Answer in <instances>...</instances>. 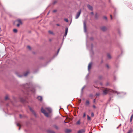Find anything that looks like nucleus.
Segmentation results:
<instances>
[{
  "label": "nucleus",
  "mask_w": 133,
  "mask_h": 133,
  "mask_svg": "<svg viewBox=\"0 0 133 133\" xmlns=\"http://www.w3.org/2000/svg\"><path fill=\"white\" fill-rule=\"evenodd\" d=\"M23 88L26 92V94L28 95L29 94L30 92H31L32 93L35 92V89L33 88L32 85L31 83H27L23 84Z\"/></svg>",
  "instance_id": "f257e3e1"
},
{
  "label": "nucleus",
  "mask_w": 133,
  "mask_h": 133,
  "mask_svg": "<svg viewBox=\"0 0 133 133\" xmlns=\"http://www.w3.org/2000/svg\"><path fill=\"white\" fill-rule=\"evenodd\" d=\"M108 93L111 95H112L113 94L116 93L118 94L120 93L117 91L107 88L103 90V95H106Z\"/></svg>",
  "instance_id": "f03ea898"
},
{
  "label": "nucleus",
  "mask_w": 133,
  "mask_h": 133,
  "mask_svg": "<svg viewBox=\"0 0 133 133\" xmlns=\"http://www.w3.org/2000/svg\"><path fill=\"white\" fill-rule=\"evenodd\" d=\"M41 112L46 117H49V116L48 113L42 107L41 108Z\"/></svg>",
  "instance_id": "7ed1b4c3"
},
{
  "label": "nucleus",
  "mask_w": 133,
  "mask_h": 133,
  "mask_svg": "<svg viewBox=\"0 0 133 133\" xmlns=\"http://www.w3.org/2000/svg\"><path fill=\"white\" fill-rule=\"evenodd\" d=\"M81 12V9H80L79 10L77 13L76 16L75 17V19H78L79 17Z\"/></svg>",
  "instance_id": "20e7f679"
},
{
  "label": "nucleus",
  "mask_w": 133,
  "mask_h": 133,
  "mask_svg": "<svg viewBox=\"0 0 133 133\" xmlns=\"http://www.w3.org/2000/svg\"><path fill=\"white\" fill-rule=\"evenodd\" d=\"M93 44H91V49L90 51V54L93 55L94 54V52L93 50Z\"/></svg>",
  "instance_id": "39448f33"
},
{
  "label": "nucleus",
  "mask_w": 133,
  "mask_h": 133,
  "mask_svg": "<svg viewBox=\"0 0 133 133\" xmlns=\"http://www.w3.org/2000/svg\"><path fill=\"white\" fill-rule=\"evenodd\" d=\"M84 31L85 32H86L87 31L86 28V25L85 22H83Z\"/></svg>",
  "instance_id": "423d86ee"
},
{
  "label": "nucleus",
  "mask_w": 133,
  "mask_h": 133,
  "mask_svg": "<svg viewBox=\"0 0 133 133\" xmlns=\"http://www.w3.org/2000/svg\"><path fill=\"white\" fill-rule=\"evenodd\" d=\"M85 131V129H81L78 131L77 133H84Z\"/></svg>",
  "instance_id": "0eeeda50"
},
{
  "label": "nucleus",
  "mask_w": 133,
  "mask_h": 133,
  "mask_svg": "<svg viewBox=\"0 0 133 133\" xmlns=\"http://www.w3.org/2000/svg\"><path fill=\"white\" fill-rule=\"evenodd\" d=\"M68 28L67 27H66V28H65V34L64 36H63V41L64 40V37H66V35L67 34V33H68Z\"/></svg>",
  "instance_id": "6e6552de"
},
{
  "label": "nucleus",
  "mask_w": 133,
  "mask_h": 133,
  "mask_svg": "<svg viewBox=\"0 0 133 133\" xmlns=\"http://www.w3.org/2000/svg\"><path fill=\"white\" fill-rule=\"evenodd\" d=\"M92 64V62H90L88 66V71H89V69L91 67Z\"/></svg>",
  "instance_id": "1a4fd4ad"
},
{
  "label": "nucleus",
  "mask_w": 133,
  "mask_h": 133,
  "mask_svg": "<svg viewBox=\"0 0 133 133\" xmlns=\"http://www.w3.org/2000/svg\"><path fill=\"white\" fill-rule=\"evenodd\" d=\"M87 7L90 10L92 11L93 10L92 7L89 4H88L87 5Z\"/></svg>",
  "instance_id": "9d476101"
},
{
  "label": "nucleus",
  "mask_w": 133,
  "mask_h": 133,
  "mask_svg": "<svg viewBox=\"0 0 133 133\" xmlns=\"http://www.w3.org/2000/svg\"><path fill=\"white\" fill-rule=\"evenodd\" d=\"M46 109L48 110L49 113H50L51 112L52 109L50 108L49 107L47 108H46Z\"/></svg>",
  "instance_id": "9b49d317"
},
{
  "label": "nucleus",
  "mask_w": 133,
  "mask_h": 133,
  "mask_svg": "<svg viewBox=\"0 0 133 133\" xmlns=\"http://www.w3.org/2000/svg\"><path fill=\"white\" fill-rule=\"evenodd\" d=\"M85 104L87 106H89L90 105L89 101L88 100H87L85 103Z\"/></svg>",
  "instance_id": "f8f14e48"
},
{
  "label": "nucleus",
  "mask_w": 133,
  "mask_h": 133,
  "mask_svg": "<svg viewBox=\"0 0 133 133\" xmlns=\"http://www.w3.org/2000/svg\"><path fill=\"white\" fill-rule=\"evenodd\" d=\"M37 98L40 101H42V97L41 96H38Z\"/></svg>",
  "instance_id": "ddd939ff"
},
{
  "label": "nucleus",
  "mask_w": 133,
  "mask_h": 133,
  "mask_svg": "<svg viewBox=\"0 0 133 133\" xmlns=\"http://www.w3.org/2000/svg\"><path fill=\"white\" fill-rule=\"evenodd\" d=\"M101 29L103 31H106L107 30V28L105 26H103L101 28Z\"/></svg>",
  "instance_id": "4468645a"
},
{
  "label": "nucleus",
  "mask_w": 133,
  "mask_h": 133,
  "mask_svg": "<svg viewBox=\"0 0 133 133\" xmlns=\"http://www.w3.org/2000/svg\"><path fill=\"white\" fill-rule=\"evenodd\" d=\"M133 131L132 129V128H130L128 131L127 133H132Z\"/></svg>",
  "instance_id": "2eb2a0df"
},
{
  "label": "nucleus",
  "mask_w": 133,
  "mask_h": 133,
  "mask_svg": "<svg viewBox=\"0 0 133 133\" xmlns=\"http://www.w3.org/2000/svg\"><path fill=\"white\" fill-rule=\"evenodd\" d=\"M71 130L68 129H66L65 130V132L66 133H69L71 132Z\"/></svg>",
  "instance_id": "dca6fc26"
},
{
  "label": "nucleus",
  "mask_w": 133,
  "mask_h": 133,
  "mask_svg": "<svg viewBox=\"0 0 133 133\" xmlns=\"http://www.w3.org/2000/svg\"><path fill=\"white\" fill-rule=\"evenodd\" d=\"M47 132L48 133H55V132L54 131L50 130H47Z\"/></svg>",
  "instance_id": "f3484780"
},
{
  "label": "nucleus",
  "mask_w": 133,
  "mask_h": 133,
  "mask_svg": "<svg viewBox=\"0 0 133 133\" xmlns=\"http://www.w3.org/2000/svg\"><path fill=\"white\" fill-rule=\"evenodd\" d=\"M85 86H84L83 87V88H82L81 90V95H82L83 93V90L85 87Z\"/></svg>",
  "instance_id": "a211bd4d"
},
{
  "label": "nucleus",
  "mask_w": 133,
  "mask_h": 133,
  "mask_svg": "<svg viewBox=\"0 0 133 133\" xmlns=\"http://www.w3.org/2000/svg\"><path fill=\"white\" fill-rule=\"evenodd\" d=\"M29 108L30 110L32 112H34V111L32 109L30 106H29Z\"/></svg>",
  "instance_id": "6ab92c4d"
},
{
  "label": "nucleus",
  "mask_w": 133,
  "mask_h": 133,
  "mask_svg": "<svg viewBox=\"0 0 133 133\" xmlns=\"http://www.w3.org/2000/svg\"><path fill=\"white\" fill-rule=\"evenodd\" d=\"M133 118V114H132L131 115V116L130 118V123H131L132 122V119Z\"/></svg>",
  "instance_id": "aec40b11"
},
{
  "label": "nucleus",
  "mask_w": 133,
  "mask_h": 133,
  "mask_svg": "<svg viewBox=\"0 0 133 133\" xmlns=\"http://www.w3.org/2000/svg\"><path fill=\"white\" fill-rule=\"evenodd\" d=\"M107 57L109 59H110L111 58V56L109 54H108L107 55Z\"/></svg>",
  "instance_id": "412c9836"
},
{
  "label": "nucleus",
  "mask_w": 133,
  "mask_h": 133,
  "mask_svg": "<svg viewBox=\"0 0 133 133\" xmlns=\"http://www.w3.org/2000/svg\"><path fill=\"white\" fill-rule=\"evenodd\" d=\"M19 22V24H22V22L20 19H18L17 20Z\"/></svg>",
  "instance_id": "4be33fe9"
},
{
  "label": "nucleus",
  "mask_w": 133,
  "mask_h": 133,
  "mask_svg": "<svg viewBox=\"0 0 133 133\" xmlns=\"http://www.w3.org/2000/svg\"><path fill=\"white\" fill-rule=\"evenodd\" d=\"M48 32L50 34H52V35H54V33L53 32H52V31H50V30H49V31H48Z\"/></svg>",
  "instance_id": "5701e85b"
},
{
  "label": "nucleus",
  "mask_w": 133,
  "mask_h": 133,
  "mask_svg": "<svg viewBox=\"0 0 133 133\" xmlns=\"http://www.w3.org/2000/svg\"><path fill=\"white\" fill-rule=\"evenodd\" d=\"M77 124L79 125L80 124V120H78L76 123Z\"/></svg>",
  "instance_id": "b1692460"
},
{
  "label": "nucleus",
  "mask_w": 133,
  "mask_h": 133,
  "mask_svg": "<svg viewBox=\"0 0 133 133\" xmlns=\"http://www.w3.org/2000/svg\"><path fill=\"white\" fill-rule=\"evenodd\" d=\"M54 127L56 129L58 130V126L56 125H54Z\"/></svg>",
  "instance_id": "393cba45"
},
{
  "label": "nucleus",
  "mask_w": 133,
  "mask_h": 133,
  "mask_svg": "<svg viewBox=\"0 0 133 133\" xmlns=\"http://www.w3.org/2000/svg\"><path fill=\"white\" fill-rule=\"evenodd\" d=\"M13 31L15 33H16L17 32V29H13Z\"/></svg>",
  "instance_id": "a878e982"
},
{
  "label": "nucleus",
  "mask_w": 133,
  "mask_h": 133,
  "mask_svg": "<svg viewBox=\"0 0 133 133\" xmlns=\"http://www.w3.org/2000/svg\"><path fill=\"white\" fill-rule=\"evenodd\" d=\"M95 18L96 19H97L98 18V15L97 13H96L95 14Z\"/></svg>",
  "instance_id": "bb28decb"
},
{
  "label": "nucleus",
  "mask_w": 133,
  "mask_h": 133,
  "mask_svg": "<svg viewBox=\"0 0 133 133\" xmlns=\"http://www.w3.org/2000/svg\"><path fill=\"white\" fill-rule=\"evenodd\" d=\"M87 119L88 120H90L91 119V117L88 115H87Z\"/></svg>",
  "instance_id": "cd10ccee"
},
{
  "label": "nucleus",
  "mask_w": 133,
  "mask_h": 133,
  "mask_svg": "<svg viewBox=\"0 0 133 133\" xmlns=\"http://www.w3.org/2000/svg\"><path fill=\"white\" fill-rule=\"evenodd\" d=\"M29 73V72H27L24 74V76H27V75H28V74Z\"/></svg>",
  "instance_id": "c85d7f7f"
},
{
  "label": "nucleus",
  "mask_w": 133,
  "mask_h": 133,
  "mask_svg": "<svg viewBox=\"0 0 133 133\" xmlns=\"http://www.w3.org/2000/svg\"><path fill=\"white\" fill-rule=\"evenodd\" d=\"M88 37V36L87 35V38ZM86 46H87V48H88V46H87V38H86Z\"/></svg>",
  "instance_id": "c756f323"
},
{
  "label": "nucleus",
  "mask_w": 133,
  "mask_h": 133,
  "mask_svg": "<svg viewBox=\"0 0 133 133\" xmlns=\"http://www.w3.org/2000/svg\"><path fill=\"white\" fill-rule=\"evenodd\" d=\"M21 101L22 102H23L25 101V100L23 98L21 99Z\"/></svg>",
  "instance_id": "7c9ffc66"
},
{
  "label": "nucleus",
  "mask_w": 133,
  "mask_h": 133,
  "mask_svg": "<svg viewBox=\"0 0 133 133\" xmlns=\"http://www.w3.org/2000/svg\"><path fill=\"white\" fill-rule=\"evenodd\" d=\"M103 78V77L102 75H100L99 76V78L100 79H101Z\"/></svg>",
  "instance_id": "2f4dec72"
},
{
  "label": "nucleus",
  "mask_w": 133,
  "mask_h": 133,
  "mask_svg": "<svg viewBox=\"0 0 133 133\" xmlns=\"http://www.w3.org/2000/svg\"><path fill=\"white\" fill-rule=\"evenodd\" d=\"M27 48L29 49V50H31V47L29 46V45H28L27 46Z\"/></svg>",
  "instance_id": "473e14b6"
},
{
  "label": "nucleus",
  "mask_w": 133,
  "mask_h": 133,
  "mask_svg": "<svg viewBox=\"0 0 133 133\" xmlns=\"http://www.w3.org/2000/svg\"><path fill=\"white\" fill-rule=\"evenodd\" d=\"M60 48H59L58 49V50H57V54H56V55H57L58 54V52H59V50H60Z\"/></svg>",
  "instance_id": "72a5a7b5"
},
{
  "label": "nucleus",
  "mask_w": 133,
  "mask_h": 133,
  "mask_svg": "<svg viewBox=\"0 0 133 133\" xmlns=\"http://www.w3.org/2000/svg\"><path fill=\"white\" fill-rule=\"evenodd\" d=\"M100 95V94L99 93H96V96H98Z\"/></svg>",
  "instance_id": "f704fd0d"
},
{
  "label": "nucleus",
  "mask_w": 133,
  "mask_h": 133,
  "mask_svg": "<svg viewBox=\"0 0 133 133\" xmlns=\"http://www.w3.org/2000/svg\"><path fill=\"white\" fill-rule=\"evenodd\" d=\"M64 20L66 22H68V20L67 18H65V19H64Z\"/></svg>",
  "instance_id": "c9c22d12"
},
{
  "label": "nucleus",
  "mask_w": 133,
  "mask_h": 133,
  "mask_svg": "<svg viewBox=\"0 0 133 133\" xmlns=\"http://www.w3.org/2000/svg\"><path fill=\"white\" fill-rule=\"evenodd\" d=\"M91 116L92 117H93L94 116V114L93 112H92L91 114Z\"/></svg>",
  "instance_id": "e433bc0d"
},
{
  "label": "nucleus",
  "mask_w": 133,
  "mask_h": 133,
  "mask_svg": "<svg viewBox=\"0 0 133 133\" xmlns=\"http://www.w3.org/2000/svg\"><path fill=\"white\" fill-rule=\"evenodd\" d=\"M85 116H86V114H85V113H83V118H84V117H85Z\"/></svg>",
  "instance_id": "4c0bfd02"
},
{
  "label": "nucleus",
  "mask_w": 133,
  "mask_h": 133,
  "mask_svg": "<svg viewBox=\"0 0 133 133\" xmlns=\"http://www.w3.org/2000/svg\"><path fill=\"white\" fill-rule=\"evenodd\" d=\"M17 126H19V127H21V125L18 123H17Z\"/></svg>",
  "instance_id": "58836bf2"
},
{
  "label": "nucleus",
  "mask_w": 133,
  "mask_h": 133,
  "mask_svg": "<svg viewBox=\"0 0 133 133\" xmlns=\"http://www.w3.org/2000/svg\"><path fill=\"white\" fill-rule=\"evenodd\" d=\"M8 97L7 96H6L5 98V100H7L8 99Z\"/></svg>",
  "instance_id": "ea45409f"
},
{
  "label": "nucleus",
  "mask_w": 133,
  "mask_h": 133,
  "mask_svg": "<svg viewBox=\"0 0 133 133\" xmlns=\"http://www.w3.org/2000/svg\"><path fill=\"white\" fill-rule=\"evenodd\" d=\"M103 18L104 19H105L106 20H107V17L105 16H104Z\"/></svg>",
  "instance_id": "a19ab883"
},
{
  "label": "nucleus",
  "mask_w": 133,
  "mask_h": 133,
  "mask_svg": "<svg viewBox=\"0 0 133 133\" xmlns=\"http://www.w3.org/2000/svg\"><path fill=\"white\" fill-rule=\"evenodd\" d=\"M17 76H18V77H23V75H18Z\"/></svg>",
  "instance_id": "79ce46f5"
},
{
  "label": "nucleus",
  "mask_w": 133,
  "mask_h": 133,
  "mask_svg": "<svg viewBox=\"0 0 133 133\" xmlns=\"http://www.w3.org/2000/svg\"><path fill=\"white\" fill-rule=\"evenodd\" d=\"M106 66L107 68L109 69V66L108 64H106Z\"/></svg>",
  "instance_id": "37998d69"
},
{
  "label": "nucleus",
  "mask_w": 133,
  "mask_h": 133,
  "mask_svg": "<svg viewBox=\"0 0 133 133\" xmlns=\"http://www.w3.org/2000/svg\"><path fill=\"white\" fill-rule=\"evenodd\" d=\"M57 2V1H55L53 3L54 4H55V3H56Z\"/></svg>",
  "instance_id": "c03bdc74"
},
{
  "label": "nucleus",
  "mask_w": 133,
  "mask_h": 133,
  "mask_svg": "<svg viewBox=\"0 0 133 133\" xmlns=\"http://www.w3.org/2000/svg\"><path fill=\"white\" fill-rule=\"evenodd\" d=\"M94 39V38L93 37H91L90 38V39L91 40V41H92Z\"/></svg>",
  "instance_id": "a18cd8bd"
},
{
  "label": "nucleus",
  "mask_w": 133,
  "mask_h": 133,
  "mask_svg": "<svg viewBox=\"0 0 133 133\" xmlns=\"http://www.w3.org/2000/svg\"><path fill=\"white\" fill-rule=\"evenodd\" d=\"M92 107H93V108H96V106L95 105H93Z\"/></svg>",
  "instance_id": "49530a36"
},
{
  "label": "nucleus",
  "mask_w": 133,
  "mask_h": 133,
  "mask_svg": "<svg viewBox=\"0 0 133 133\" xmlns=\"http://www.w3.org/2000/svg\"><path fill=\"white\" fill-rule=\"evenodd\" d=\"M19 116L20 118H22V115L21 114H19Z\"/></svg>",
  "instance_id": "de8ad7c7"
},
{
  "label": "nucleus",
  "mask_w": 133,
  "mask_h": 133,
  "mask_svg": "<svg viewBox=\"0 0 133 133\" xmlns=\"http://www.w3.org/2000/svg\"><path fill=\"white\" fill-rule=\"evenodd\" d=\"M20 25V24H19V23H18V24H17V27H19V26Z\"/></svg>",
  "instance_id": "09e8293b"
},
{
  "label": "nucleus",
  "mask_w": 133,
  "mask_h": 133,
  "mask_svg": "<svg viewBox=\"0 0 133 133\" xmlns=\"http://www.w3.org/2000/svg\"><path fill=\"white\" fill-rule=\"evenodd\" d=\"M96 102V99H94V100H93V102L94 103H95V102Z\"/></svg>",
  "instance_id": "8fccbe9b"
},
{
  "label": "nucleus",
  "mask_w": 133,
  "mask_h": 133,
  "mask_svg": "<svg viewBox=\"0 0 133 133\" xmlns=\"http://www.w3.org/2000/svg\"><path fill=\"white\" fill-rule=\"evenodd\" d=\"M57 11V10H54L53 11V12H55Z\"/></svg>",
  "instance_id": "3c124183"
},
{
  "label": "nucleus",
  "mask_w": 133,
  "mask_h": 133,
  "mask_svg": "<svg viewBox=\"0 0 133 133\" xmlns=\"http://www.w3.org/2000/svg\"><path fill=\"white\" fill-rule=\"evenodd\" d=\"M89 96L90 97H92L93 96V95L92 94H90Z\"/></svg>",
  "instance_id": "603ef678"
},
{
  "label": "nucleus",
  "mask_w": 133,
  "mask_h": 133,
  "mask_svg": "<svg viewBox=\"0 0 133 133\" xmlns=\"http://www.w3.org/2000/svg\"><path fill=\"white\" fill-rule=\"evenodd\" d=\"M110 17H111V19H112V17L111 15H110Z\"/></svg>",
  "instance_id": "864d4df0"
},
{
  "label": "nucleus",
  "mask_w": 133,
  "mask_h": 133,
  "mask_svg": "<svg viewBox=\"0 0 133 133\" xmlns=\"http://www.w3.org/2000/svg\"><path fill=\"white\" fill-rule=\"evenodd\" d=\"M56 25L57 26H59L60 25L59 24H56Z\"/></svg>",
  "instance_id": "5fc2aeb1"
},
{
  "label": "nucleus",
  "mask_w": 133,
  "mask_h": 133,
  "mask_svg": "<svg viewBox=\"0 0 133 133\" xmlns=\"http://www.w3.org/2000/svg\"><path fill=\"white\" fill-rule=\"evenodd\" d=\"M91 14L92 15H93L94 14V13L93 12H91Z\"/></svg>",
  "instance_id": "6e6d98bb"
},
{
  "label": "nucleus",
  "mask_w": 133,
  "mask_h": 133,
  "mask_svg": "<svg viewBox=\"0 0 133 133\" xmlns=\"http://www.w3.org/2000/svg\"><path fill=\"white\" fill-rule=\"evenodd\" d=\"M111 98H110L109 99V101H110V100H111Z\"/></svg>",
  "instance_id": "4d7b16f0"
},
{
  "label": "nucleus",
  "mask_w": 133,
  "mask_h": 133,
  "mask_svg": "<svg viewBox=\"0 0 133 133\" xmlns=\"http://www.w3.org/2000/svg\"><path fill=\"white\" fill-rule=\"evenodd\" d=\"M109 85V83H107L106 84V85L107 86V85Z\"/></svg>",
  "instance_id": "13d9d810"
},
{
  "label": "nucleus",
  "mask_w": 133,
  "mask_h": 133,
  "mask_svg": "<svg viewBox=\"0 0 133 133\" xmlns=\"http://www.w3.org/2000/svg\"><path fill=\"white\" fill-rule=\"evenodd\" d=\"M121 124H120L119 125V126H118L119 127H120V126H121Z\"/></svg>",
  "instance_id": "bf43d9fd"
},
{
  "label": "nucleus",
  "mask_w": 133,
  "mask_h": 133,
  "mask_svg": "<svg viewBox=\"0 0 133 133\" xmlns=\"http://www.w3.org/2000/svg\"><path fill=\"white\" fill-rule=\"evenodd\" d=\"M119 126H118V127H117L116 128H117V129H118V128H119Z\"/></svg>",
  "instance_id": "052dcab7"
},
{
  "label": "nucleus",
  "mask_w": 133,
  "mask_h": 133,
  "mask_svg": "<svg viewBox=\"0 0 133 133\" xmlns=\"http://www.w3.org/2000/svg\"><path fill=\"white\" fill-rule=\"evenodd\" d=\"M20 129V127H19V129H18V130H19Z\"/></svg>",
  "instance_id": "680f3d73"
},
{
  "label": "nucleus",
  "mask_w": 133,
  "mask_h": 133,
  "mask_svg": "<svg viewBox=\"0 0 133 133\" xmlns=\"http://www.w3.org/2000/svg\"><path fill=\"white\" fill-rule=\"evenodd\" d=\"M49 12L48 13V14H47V15H48L49 14Z\"/></svg>",
  "instance_id": "e2e57ef3"
},
{
  "label": "nucleus",
  "mask_w": 133,
  "mask_h": 133,
  "mask_svg": "<svg viewBox=\"0 0 133 133\" xmlns=\"http://www.w3.org/2000/svg\"><path fill=\"white\" fill-rule=\"evenodd\" d=\"M25 131H27V130H26L25 129Z\"/></svg>",
  "instance_id": "0e129e2a"
},
{
  "label": "nucleus",
  "mask_w": 133,
  "mask_h": 133,
  "mask_svg": "<svg viewBox=\"0 0 133 133\" xmlns=\"http://www.w3.org/2000/svg\"><path fill=\"white\" fill-rule=\"evenodd\" d=\"M119 111H120V109H119Z\"/></svg>",
  "instance_id": "69168bd1"
},
{
  "label": "nucleus",
  "mask_w": 133,
  "mask_h": 133,
  "mask_svg": "<svg viewBox=\"0 0 133 133\" xmlns=\"http://www.w3.org/2000/svg\"><path fill=\"white\" fill-rule=\"evenodd\" d=\"M119 34H120V32L119 31Z\"/></svg>",
  "instance_id": "338daca9"
},
{
  "label": "nucleus",
  "mask_w": 133,
  "mask_h": 133,
  "mask_svg": "<svg viewBox=\"0 0 133 133\" xmlns=\"http://www.w3.org/2000/svg\"><path fill=\"white\" fill-rule=\"evenodd\" d=\"M64 122H65V123H66V122H65V121H64Z\"/></svg>",
  "instance_id": "774afa93"
}]
</instances>
